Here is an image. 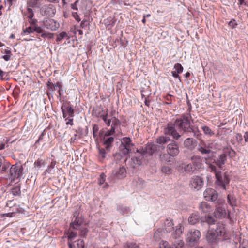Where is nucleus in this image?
<instances>
[{
    "mask_svg": "<svg viewBox=\"0 0 248 248\" xmlns=\"http://www.w3.org/2000/svg\"><path fill=\"white\" fill-rule=\"evenodd\" d=\"M192 117L190 113L183 114L180 117L177 118L174 122H169L167 124L166 127L164 129V133L165 135H169L175 139L178 140L181 135L179 133L176 128L179 131L185 132H193L197 138H199L201 135L199 129L194 130L191 126V121Z\"/></svg>",
    "mask_w": 248,
    "mask_h": 248,
    "instance_id": "f257e3e1",
    "label": "nucleus"
},
{
    "mask_svg": "<svg viewBox=\"0 0 248 248\" xmlns=\"http://www.w3.org/2000/svg\"><path fill=\"white\" fill-rule=\"evenodd\" d=\"M82 223V219L78 217L77 213H75L72 221L70 224L69 231L67 232V235L68 239V245L69 248H74L75 246L71 243V241L76 238L78 233L73 230H78L80 228Z\"/></svg>",
    "mask_w": 248,
    "mask_h": 248,
    "instance_id": "f03ea898",
    "label": "nucleus"
},
{
    "mask_svg": "<svg viewBox=\"0 0 248 248\" xmlns=\"http://www.w3.org/2000/svg\"><path fill=\"white\" fill-rule=\"evenodd\" d=\"M210 168L215 174L216 185L223 189L226 190V186L228 185L230 182V179L228 176L225 174L222 176L221 172H217L216 167L214 165H211Z\"/></svg>",
    "mask_w": 248,
    "mask_h": 248,
    "instance_id": "7ed1b4c3",
    "label": "nucleus"
},
{
    "mask_svg": "<svg viewBox=\"0 0 248 248\" xmlns=\"http://www.w3.org/2000/svg\"><path fill=\"white\" fill-rule=\"evenodd\" d=\"M134 144L129 137H124L122 139L120 146V152L124 155H127L134 151Z\"/></svg>",
    "mask_w": 248,
    "mask_h": 248,
    "instance_id": "20e7f679",
    "label": "nucleus"
},
{
    "mask_svg": "<svg viewBox=\"0 0 248 248\" xmlns=\"http://www.w3.org/2000/svg\"><path fill=\"white\" fill-rule=\"evenodd\" d=\"M23 171L22 165L17 164L13 165L10 168V175L11 178L15 179L20 177Z\"/></svg>",
    "mask_w": 248,
    "mask_h": 248,
    "instance_id": "39448f33",
    "label": "nucleus"
},
{
    "mask_svg": "<svg viewBox=\"0 0 248 248\" xmlns=\"http://www.w3.org/2000/svg\"><path fill=\"white\" fill-rule=\"evenodd\" d=\"M203 185L202 179L198 176H194L190 180L189 186L191 188L199 190L202 188Z\"/></svg>",
    "mask_w": 248,
    "mask_h": 248,
    "instance_id": "423d86ee",
    "label": "nucleus"
},
{
    "mask_svg": "<svg viewBox=\"0 0 248 248\" xmlns=\"http://www.w3.org/2000/svg\"><path fill=\"white\" fill-rule=\"evenodd\" d=\"M61 109L63 118H66L67 116L70 117L74 116V110L72 108L70 102L64 103L61 107Z\"/></svg>",
    "mask_w": 248,
    "mask_h": 248,
    "instance_id": "0eeeda50",
    "label": "nucleus"
},
{
    "mask_svg": "<svg viewBox=\"0 0 248 248\" xmlns=\"http://www.w3.org/2000/svg\"><path fill=\"white\" fill-rule=\"evenodd\" d=\"M203 196L206 201L213 202L217 199L218 194L215 189L207 188L203 193Z\"/></svg>",
    "mask_w": 248,
    "mask_h": 248,
    "instance_id": "6e6552de",
    "label": "nucleus"
},
{
    "mask_svg": "<svg viewBox=\"0 0 248 248\" xmlns=\"http://www.w3.org/2000/svg\"><path fill=\"white\" fill-rule=\"evenodd\" d=\"M216 231L218 234V237H221L224 240L229 239L230 236L223 224H218Z\"/></svg>",
    "mask_w": 248,
    "mask_h": 248,
    "instance_id": "1a4fd4ad",
    "label": "nucleus"
},
{
    "mask_svg": "<svg viewBox=\"0 0 248 248\" xmlns=\"http://www.w3.org/2000/svg\"><path fill=\"white\" fill-rule=\"evenodd\" d=\"M44 26L51 31H56L59 27V23L55 20L51 18H47L43 22Z\"/></svg>",
    "mask_w": 248,
    "mask_h": 248,
    "instance_id": "9d476101",
    "label": "nucleus"
},
{
    "mask_svg": "<svg viewBox=\"0 0 248 248\" xmlns=\"http://www.w3.org/2000/svg\"><path fill=\"white\" fill-rule=\"evenodd\" d=\"M167 151L169 155L172 156H177L179 153V149L178 144L173 141L172 142L169 144L167 147Z\"/></svg>",
    "mask_w": 248,
    "mask_h": 248,
    "instance_id": "9b49d317",
    "label": "nucleus"
},
{
    "mask_svg": "<svg viewBox=\"0 0 248 248\" xmlns=\"http://www.w3.org/2000/svg\"><path fill=\"white\" fill-rule=\"evenodd\" d=\"M201 236L200 232L197 230H192L187 234V240L191 243L197 242Z\"/></svg>",
    "mask_w": 248,
    "mask_h": 248,
    "instance_id": "f8f14e48",
    "label": "nucleus"
},
{
    "mask_svg": "<svg viewBox=\"0 0 248 248\" xmlns=\"http://www.w3.org/2000/svg\"><path fill=\"white\" fill-rule=\"evenodd\" d=\"M211 144H206L204 141L201 142L198 146L197 150L202 154H208L211 152Z\"/></svg>",
    "mask_w": 248,
    "mask_h": 248,
    "instance_id": "ddd939ff",
    "label": "nucleus"
},
{
    "mask_svg": "<svg viewBox=\"0 0 248 248\" xmlns=\"http://www.w3.org/2000/svg\"><path fill=\"white\" fill-rule=\"evenodd\" d=\"M191 159L192 163L197 171L202 168L203 166L202 158L201 156L194 155Z\"/></svg>",
    "mask_w": 248,
    "mask_h": 248,
    "instance_id": "4468645a",
    "label": "nucleus"
},
{
    "mask_svg": "<svg viewBox=\"0 0 248 248\" xmlns=\"http://www.w3.org/2000/svg\"><path fill=\"white\" fill-rule=\"evenodd\" d=\"M199 209L202 213L208 214L213 210L212 207L206 202H202L199 204Z\"/></svg>",
    "mask_w": 248,
    "mask_h": 248,
    "instance_id": "2eb2a0df",
    "label": "nucleus"
},
{
    "mask_svg": "<svg viewBox=\"0 0 248 248\" xmlns=\"http://www.w3.org/2000/svg\"><path fill=\"white\" fill-rule=\"evenodd\" d=\"M214 213L215 217L218 218H224L225 217L226 215L225 209L220 206V205H218L217 206Z\"/></svg>",
    "mask_w": 248,
    "mask_h": 248,
    "instance_id": "dca6fc26",
    "label": "nucleus"
},
{
    "mask_svg": "<svg viewBox=\"0 0 248 248\" xmlns=\"http://www.w3.org/2000/svg\"><path fill=\"white\" fill-rule=\"evenodd\" d=\"M113 174L115 177L118 179H122L126 176V170L125 168L123 167H120L118 169L115 170Z\"/></svg>",
    "mask_w": 248,
    "mask_h": 248,
    "instance_id": "f3484780",
    "label": "nucleus"
},
{
    "mask_svg": "<svg viewBox=\"0 0 248 248\" xmlns=\"http://www.w3.org/2000/svg\"><path fill=\"white\" fill-rule=\"evenodd\" d=\"M207 240L210 242H215L218 239V234L216 231L213 230H209L206 234Z\"/></svg>",
    "mask_w": 248,
    "mask_h": 248,
    "instance_id": "a211bd4d",
    "label": "nucleus"
},
{
    "mask_svg": "<svg viewBox=\"0 0 248 248\" xmlns=\"http://www.w3.org/2000/svg\"><path fill=\"white\" fill-rule=\"evenodd\" d=\"M184 246V242L182 241H179L177 245L174 244V247L171 248L170 247L169 243L167 241H161L159 243V248H183Z\"/></svg>",
    "mask_w": 248,
    "mask_h": 248,
    "instance_id": "6ab92c4d",
    "label": "nucleus"
},
{
    "mask_svg": "<svg viewBox=\"0 0 248 248\" xmlns=\"http://www.w3.org/2000/svg\"><path fill=\"white\" fill-rule=\"evenodd\" d=\"M173 223L172 220L170 219H166L164 222V230L167 232H170L173 230Z\"/></svg>",
    "mask_w": 248,
    "mask_h": 248,
    "instance_id": "aec40b11",
    "label": "nucleus"
},
{
    "mask_svg": "<svg viewBox=\"0 0 248 248\" xmlns=\"http://www.w3.org/2000/svg\"><path fill=\"white\" fill-rule=\"evenodd\" d=\"M156 146L152 143H149L145 145V153L149 155H152L156 150Z\"/></svg>",
    "mask_w": 248,
    "mask_h": 248,
    "instance_id": "412c9836",
    "label": "nucleus"
},
{
    "mask_svg": "<svg viewBox=\"0 0 248 248\" xmlns=\"http://www.w3.org/2000/svg\"><path fill=\"white\" fill-rule=\"evenodd\" d=\"M2 53L5 54L1 56V58L6 61H8L11 59V57L12 55L11 49L7 47V48L1 51Z\"/></svg>",
    "mask_w": 248,
    "mask_h": 248,
    "instance_id": "4be33fe9",
    "label": "nucleus"
},
{
    "mask_svg": "<svg viewBox=\"0 0 248 248\" xmlns=\"http://www.w3.org/2000/svg\"><path fill=\"white\" fill-rule=\"evenodd\" d=\"M200 217L197 213H193L188 218V222L191 224H195L199 222Z\"/></svg>",
    "mask_w": 248,
    "mask_h": 248,
    "instance_id": "5701e85b",
    "label": "nucleus"
},
{
    "mask_svg": "<svg viewBox=\"0 0 248 248\" xmlns=\"http://www.w3.org/2000/svg\"><path fill=\"white\" fill-rule=\"evenodd\" d=\"M47 85L48 89L52 91L56 90L57 87L59 88V89H61L62 87V83L61 82H57L55 84H53L52 82H48Z\"/></svg>",
    "mask_w": 248,
    "mask_h": 248,
    "instance_id": "b1692460",
    "label": "nucleus"
},
{
    "mask_svg": "<svg viewBox=\"0 0 248 248\" xmlns=\"http://www.w3.org/2000/svg\"><path fill=\"white\" fill-rule=\"evenodd\" d=\"M11 193L14 196L20 197L21 196V187L19 185L15 186H13L11 190Z\"/></svg>",
    "mask_w": 248,
    "mask_h": 248,
    "instance_id": "393cba45",
    "label": "nucleus"
},
{
    "mask_svg": "<svg viewBox=\"0 0 248 248\" xmlns=\"http://www.w3.org/2000/svg\"><path fill=\"white\" fill-rule=\"evenodd\" d=\"M193 143L194 139L191 138L186 139L184 142L185 147L188 149H192L193 148Z\"/></svg>",
    "mask_w": 248,
    "mask_h": 248,
    "instance_id": "a878e982",
    "label": "nucleus"
},
{
    "mask_svg": "<svg viewBox=\"0 0 248 248\" xmlns=\"http://www.w3.org/2000/svg\"><path fill=\"white\" fill-rule=\"evenodd\" d=\"M170 140V138L167 136H160L156 139V142L158 144H163L168 142Z\"/></svg>",
    "mask_w": 248,
    "mask_h": 248,
    "instance_id": "bb28decb",
    "label": "nucleus"
},
{
    "mask_svg": "<svg viewBox=\"0 0 248 248\" xmlns=\"http://www.w3.org/2000/svg\"><path fill=\"white\" fill-rule=\"evenodd\" d=\"M23 14L29 19H31L34 16V12L32 9L28 7L27 11L24 12Z\"/></svg>",
    "mask_w": 248,
    "mask_h": 248,
    "instance_id": "cd10ccee",
    "label": "nucleus"
},
{
    "mask_svg": "<svg viewBox=\"0 0 248 248\" xmlns=\"http://www.w3.org/2000/svg\"><path fill=\"white\" fill-rule=\"evenodd\" d=\"M184 170L187 173H192L195 171H197L192 163H189L187 164L184 167Z\"/></svg>",
    "mask_w": 248,
    "mask_h": 248,
    "instance_id": "c85d7f7f",
    "label": "nucleus"
},
{
    "mask_svg": "<svg viewBox=\"0 0 248 248\" xmlns=\"http://www.w3.org/2000/svg\"><path fill=\"white\" fill-rule=\"evenodd\" d=\"M204 134L208 135L210 137L213 136L215 134V133L213 131H212L210 128L207 126H203L202 127Z\"/></svg>",
    "mask_w": 248,
    "mask_h": 248,
    "instance_id": "c756f323",
    "label": "nucleus"
},
{
    "mask_svg": "<svg viewBox=\"0 0 248 248\" xmlns=\"http://www.w3.org/2000/svg\"><path fill=\"white\" fill-rule=\"evenodd\" d=\"M112 124H111V128H113L114 129H116V128L121 125V122L120 120L116 118L115 117H113L112 119Z\"/></svg>",
    "mask_w": 248,
    "mask_h": 248,
    "instance_id": "7c9ffc66",
    "label": "nucleus"
},
{
    "mask_svg": "<svg viewBox=\"0 0 248 248\" xmlns=\"http://www.w3.org/2000/svg\"><path fill=\"white\" fill-rule=\"evenodd\" d=\"M45 164V161L42 159L38 158L35 161L34 163V166L35 168H37L38 169H39L41 166H44Z\"/></svg>",
    "mask_w": 248,
    "mask_h": 248,
    "instance_id": "2f4dec72",
    "label": "nucleus"
},
{
    "mask_svg": "<svg viewBox=\"0 0 248 248\" xmlns=\"http://www.w3.org/2000/svg\"><path fill=\"white\" fill-rule=\"evenodd\" d=\"M79 235L81 237H86L87 234L88 232V230L86 227H80L79 229Z\"/></svg>",
    "mask_w": 248,
    "mask_h": 248,
    "instance_id": "473e14b6",
    "label": "nucleus"
},
{
    "mask_svg": "<svg viewBox=\"0 0 248 248\" xmlns=\"http://www.w3.org/2000/svg\"><path fill=\"white\" fill-rule=\"evenodd\" d=\"M114 141V138L112 137H110L108 138H107L106 139H105L104 141V144L105 145H106V148H109L110 145Z\"/></svg>",
    "mask_w": 248,
    "mask_h": 248,
    "instance_id": "72a5a7b5",
    "label": "nucleus"
},
{
    "mask_svg": "<svg viewBox=\"0 0 248 248\" xmlns=\"http://www.w3.org/2000/svg\"><path fill=\"white\" fill-rule=\"evenodd\" d=\"M131 161L132 162L133 165V167L135 168V165H140L142 163L141 159L140 158V157H134L131 158Z\"/></svg>",
    "mask_w": 248,
    "mask_h": 248,
    "instance_id": "f704fd0d",
    "label": "nucleus"
},
{
    "mask_svg": "<svg viewBox=\"0 0 248 248\" xmlns=\"http://www.w3.org/2000/svg\"><path fill=\"white\" fill-rule=\"evenodd\" d=\"M226 160V155L225 154H221L220 155L219 157V160H218L217 165L220 167L221 165L224 164L225 161Z\"/></svg>",
    "mask_w": 248,
    "mask_h": 248,
    "instance_id": "c9c22d12",
    "label": "nucleus"
},
{
    "mask_svg": "<svg viewBox=\"0 0 248 248\" xmlns=\"http://www.w3.org/2000/svg\"><path fill=\"white\" fill-rule=\"evenodd\" d=\"M205 221L209 224H212L215 222V220L213 217L208 215L205 217Z\"/></svg>",
    "mask_w": 248,
    "mask_h": 248,
    "instance_id": "e433bc0d",
    "label": "nucleus"
},
{
    "mask_svg": "<svg viewBox=\"0 0 248 248\" xmlns=\"http://www.w3.org/2000/svg\"><path fill=\"white\" fill-rule=\"evenodd\" d=\"M39 0H29L27 2V7H33L37 6Z\"/></svg>",
    "mask_w": 248,
    "mask_h": 248,
    "instance_id": "4c0bfd02",
    "label": "nucleus"
},
{
    "mask_svg": "<svg viewBox=\"0 0 248 248\" xmlns=\"http://www.w3.org/2000/svg\"><path fill=\"white\" fill-rule=\"evenodd\" d=\"M182 233V228L181 226H177L176 229L174 234L173 237L177 238V237Z\"/></svg>",
    "mask_w": 248,
    "mask_h": 248,
    "instance_id": "58836bf2",
    "label": "nucleus"
},
{
    "mask_svg": "<svg viewBox=\"0 0 248 248\" xmlns=\"http://www.w3.org/2000/svg\"><path fill=\"white\" fill-rule=\"evenodd\" d=\"M67 37V34L65 32H62L57 35V37L56 39V42H59L61 41L62 39Z\"/></svg>",
    "mask_w": 248,
    "mask_h": 248,
    "instance_id": "ea45409f",
    "label": "nucleus"
},
{
    "mask_svg": "<svg viewBox=\"0 0 248 248\" xmlns=\"http://www.w3.org/2000/svg\"><path fill=\"white\" fill-rule=\"evenodd\" d=\"M174 68L175 69V72L180 74L183 71V67L180 63H176L174 65Z\"/></svg>",
    "mask_w": 248,
    "mask_h": 248,
    "instance_id": "a19ab883",
    "label": "nucleus"
},
{
    "mask_svg": "<svg viewBox=\"0 0 248 248\" xmlns=\"http://www.w3.org/2000/svg\"><path fill=\"white\" fill-rule=\"evenodd\" d=\"M164 98L165 100L166 101V104H171L172 98H173V96L172 95H170L169 94H167L164 97Z\"/></svg>",
    "mask_w": 248,
    "mask_h": 248,
    "instance_id": "79ce46f5",
    "label": "nucleus"
},
{
    "mask_svg": "<svg viewBox=\"0 0 248 248\" xmlns=\"http://www.w3.org/2000/svg\"><path fill=\"white\" fill-rule=\"evenodd\" d=\"M161 170L162 172L167 174H169L171 173L172 170L171 168L168 166H163L162 167Z\"/></svg>",
    "mask_w": 248,
    "mask_h": 248,
    "instance_id": "37998d69",
    "label": "nucleus"
},
{
    "mask_svg": "<svg viewBox=\"0 0 248 248\" xmlns=\"http://www.w3.org/2000/svg\"><path fill=\"white\" fill-rule=\"evenodd\" d=\"M76 246L77 248H84V242L82 239H78L76 242Z\"/></svg>",
    "mask_w": 248,
    "mask_h": 248,
    "instance_id": "c03bdc74",
    "label": "nucleus"
},
{
    "mask_svg": "<svg viewBox=\"0 0 248 248\" xmlns=\"http://www.w3.org/2000/svg\"><path fill=\"white\" fill-rule=\"evenodd\" d=\"M99 156L101 157L102 159L105 158L106 151L103 148H99Z\"/></svg>",
    "mask_w": 248,
    "mask_h": 248,
    "instance_id": "a18cd8bd",
    "label": "nucleus"
},
{
    "mask_svg": "<svg viewBox=\"0 0 248 248\" xmlns=\"http://www.w3.org/2000/svg\"><path fill=\"white\" fill-rule=\"evenodd\" d=\"M10 166V163L9 162H7L6 163H5L3 164V166L2 167L1 169V171L2 172H6L8 169L9 168Z\"/></svg>",
    "mask_w": 248,
    "mask_h": 248,
    "instance_id": "49530a36",
    "label": "nucleus"
},
{
    "mask_svg": "<svg viewBox=\"0 0 248 248\" xmlns=\"http://www.w3.org/2000/svg\"><path fill=\"white\" fill-rule=\"evenodd\" d=\"M80 138V136L77 134H75L70 139L71 143H75L78 141V139Z\"/></svg>",
    "mask_w": 248,
    "mask_h": 248,
    "instance_id": "de8ad7c7",
    "label": "nucleus"
},
{
    "mask_svg": "<svg viewBox=\"0 0 248 248\" xmlns=\"http://www.w3.org/2000/svg\"><path fill=\"white\" fill-rule=\"evenodd\" d=\"M24 33H31L34 32V27L30 26L23 30Z\"/></svg>",
    "mask_w": 248,
    "mask_h": 248,
    "instance_id": "09e8293b",
    "label": "nucleus"
},
{
    "mask_svg": "<svg viewBox=\"0 0 248 248\" xmlns=\"http://www.w3.org/2000/svg\"><path fill=\"white\" fill-rule=\"evenodd\" d=\"M108 108H107L106 109V113L105 114H102L100 115V117L102 118V119L104 121V122L105 123L106 121H107V120H108Z\"/></svg>",
    "mask_w": 248,
    "mask_h": 248,
    "instance_id": "8fccbe9b",
    "label": "nucleus"
},
{
    "mask_svg": "<svg viewBox=\"0 0 248 248\" xmlns=\"http://www.w3.org/2000/svg\"><path fill=\"white\" fill-rule=\"evenodd\" d=\"M54 34L52 33H43L41 34V37L45 38H48L51 39L53 37Z\"/></svg>",
    "mask_w": 248,
    "mask_h": 248,
    "instance_id": "3c124183",
    "label": "nucleus"
},
{
    "mask_svg": "<svg viewBox=\"0 0 248 248\" xmlns=\"http://www.w3.org/2000/svg\"><path fill=\"white\" fill-rule=\"evenodd\" d=\"M16 213V212H14L13 210V212H10L8 213L3 214L1 215V216L2 217H12L15 216V214Z\"/></svg>",
    "mask_w": 248,
    "mask_h": 248,
    "instance_id": "603ef678",
    "label": "nucleus"
},
{
    "mask_svg": "<svg viewBox=\"0 0 248 248\" xmlns=\"http://www.w3.org/2000/svg\"><path fill=\"white\" fill-rule=\"evenodd\" d=\"M125 248H139L136 243H127Z\"/></svg>",
    "mask_w": 248,
    "mask_h": 248,
    "instance_id": "864d4df0",
    "label": "nucleus"
},
{
    "mask_svg": "<svg viewBox=\"0 0 248 248\" xmlns=\"http://www.w3.org/2000/svg\"><path fill=\"white\" fill-rule=\"evenodd\" d=\"M236 140L238 142V143H241V142L243 140V137L242 135V134H241L240 133H237L236 135Z\"/></svg>",
    "mask_w": 248,
    "mask_h": 248,
    "instance_id": "5fc2aeb1",
    "label": "nucleus"
},
{
    "mask_svg": "<svg viewBox=\"0 0 248 248\" xmlns=\"http://www.w3.org/2000/svg\"><path fill=\"white\" fill-rule=\"evenodd\" d=\"M115 130L113 128H112L111 127V129L109 130H108L106 132V133L105 134V136H108L113 135L115 133Z\"/></svg>",
    "mask_w": 248,
    "mask_h": 248,
    "instance_id": "6e6d98bb",
    "label": "nucleus"
},
{
    "mask_svg": "<svg viewBox=\"0 0 248 248\" xmlns=\"http://www.w3.org/2000/svg\"><path fill=\"white\" fill-rule=\"evenodd\" d=\"M137 153H140L142 155H146L145 153V146L144 147H142L139 149L136 150Z\"/></svg>",
    "mask_w": 248,
    "mask_h": 248,
    "instance_id": "4d7b16f0",
    "label": "nucleus"
},
{
    "mask_svg": "<svg viewBox=\"0 0 248 248\" xmlns=\"http://www.w3.org/2000/svg\"><path fill=\"white\" fill-rule=\"evenodd\" d=\"M34 32H36L38 33H41L43 32V30L40 27L37 26H35L34 27Z\"/></svg>",
    "mask_w": 248,
    "mask_h": 248,
    "instance_id": "13d9d810",
    "label": "nucleus"
},
{
    "mask_svg": "<svg viewBox=\"0 0 248 248\" xmlns=\"http://www.w3.org/2000/svg\"><path fill=\"white\" fill-rule=\"evenodd\" d=\"M79 1L78 0H76L74 3L71 4V8L75 10H78V7L77 6L78 4V3Z\"/></svg>",
    "mask_w": 248,
    "mask_h": 248,
    "instance_id": "bf43d9fd",
    "label": "nucleus"
},
{
    "mask_svg": "<svg viewBox=\"0 0 248 248\" xmlns=\"http://www.w3.org/2000/svg\"><path fill=\"white\" fill-rule=\"evenodd\" d=\"M29 22L31 25L33 26V27L35 26H37V20L36 19H33L32 18L31 19H29Z\"/></svg>",
    "mask_w": 248,
    "mask_h": 248,
    "instance_id": "052dcab7",
    "label": "nucleus"
},
{
    "mask_svg": "<svg viewBox=\"0 0 248 248\" xmlns=\"http://www.w3.org/2000/svg\"><path fill=\"white\" fill-rule=\"evenodd\" d=\"M72 16L77 21L79 22L81 21V19L80 18L77 12H73Z\"/></svg>",
    "mask_w": 248,
    "mask_h": 248,
    "instance_id": "680f3d73",
    "label": "nucleus"
},
{
    "mask_svg": "<svg viewBox=\"0 0 248 248\" xmlns=\"http://www.w3.org/2000/svg\"><path fill=\"white\" fill-rule=\"evenodd\" d=\"M171 73H172V76L174 78H178L180 81H181V77L179 76V74L178 73H177L175 71H172L171 72Z\"/></svg>",
    "mask_w": 248,
    "mask_h": 248,
    "instance_id": "e2e57ef3",
    "label": "nucleus"
},
{
    "mask_svg": "<svg viewBox=\"0 0 248 248\" xmlns=\"http://www.w3.org/2000/svg\"><path fill=\"white\" fill-rule=\"evenodd\" d=\"M65 120L67 121L66 123V125H73V118H66Z\"/></svg>",
    "mask_w": 248,
    "mask_h": 248,
    "instance_id": "0e129e2a",
    "label": "nucleus"
},
{
    "mask_svg": "<svg viewBox=\"0 0 248 248\" xmlns=\"http://www.w3.org/2000/svg\"><path fill=\"white\" fill-rule=\"evenodd\" d=\"M11 212H13V210L16 213L19 212V208L18 206L16 204L14 205L11 208Z\"/></svg>",
    "mask_w": 248,
    "mask_h": 248,
    "instance_id": "69168bd1",
    "label": "nucleus"
},
{
    "mask_svg": "<svg viewBox=\"0 0 248 248\" xmlns=\"http://www.w3.org/2000/svg\"><path fill=\"white\" fill-rule=\"evenodd\" d=\"M227 200L228 203L231 205H233V202H232V198L231 197V196L230 195H228L227 196Z\"/></svg>",
    "mask_w": 248,
    "mask_h": 248,
    "instance_id": "338daca9",
    "label": "nucleus"
},
{
    "mask_svg": "<svg viewBox=\"0 0 248 248\" xmlns=\"http://www.w3.org/2000/svg\"><path fill=\"white\" fill-rule=\"evenodd\" d=\"M244 138L245 142H248V131H246L245 132L244 135Z\"/></svg>",
    "mask_w": 248,
    "mask_h": 248,
    "instance_id": "774afa93",
    "label": "nucleus"
}]
</instances>
